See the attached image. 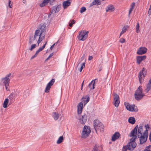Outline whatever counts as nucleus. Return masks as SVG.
Instances as JSON below:
<instances>
[{
  "label": "nucleus",
  "mask_w": 151,
  "mask_h": 151,
  "mask_svg": "<svg viewBox=\"0 0 151 151\" xmlns=\"http://www.w3.org/2000/svg\"><path fill=\"white\" fill-rule=\"evenodd\" d=\"M137 129L138 125H137L131 131L129 135L130 137H132L130 139V142L132 143V144H131L132 145V147L133 148H135L137 145L135 141L138 137L137 135Z\"/></svg>",
  "instance_id": "nucleus-1"
},
{
  "label": "nucleus",
  "mask_w": 151,
  "mask_h": 151,
  "mask_svg": "<svg viewBox=\"0 0 151 151\" xmlns=\"http://www.w3.org/2000/svg\"><path fill=\"white\" fill-rule=\"evenodd\" d=\"M89 100L90 98L88 95L82 97L81 99L82 102L79 103L77 106V113L78 114H80L82 113L83 109V103L85 106L89 101Z\"/></svg>",
  "instance_id": "nucleus-2"
},
{
  "label": "nucleus",
  "mask_w": 151,
  "mask_h": 151,
  "mask_svg": "<svg viewBox=\"0 0 151 151\" xmlns=\"http://www.w3.org/2000/svg\"><path fill=\"white\" fill-rule=\"evenodd\" d=\"M93 125L96 132L97 130H99L101 132H103L104 131L103 125L98 119H96L94 120Z\"/></svg>",
  "instance_id": "nucleus-3"
},
{
  "label": "nucleus",
  "mask_w": 151,
  "mask_h": 151,
  "mask_svg": "<svg viewBox=\"0 0 151 151\" xmlns=\"http://www.w3.org/2000/svg\"><path fill=\"white\" fill-rule=\"evenodd\" d=\"M142 87L140 86L136 91L134 93V96L135 99L139 101L142 99L145 95L142 93Z\"/></svg>",
  "instance_id": "nucleus-4"
},
{
  "label": "nucleus",
  "mask_w": 151,
  "mask_h": 151,
  "mask_svg": "<svg viewBox=\"0 0 151 151\" xmlns=\"http://www.w3.org/2000/svg\"><path fill=\"white\" fill-rule=\"evenodd\" d=\"M11 76V73H9L6 75L4 77L1 78V81L5 87L7 91H9V83L10 82V79L9 78Z\"/></svg>",
  "instance_id": "nucleus-5"
},
{
  "label": "nucleus",
  "mask_w": 151,
  "mask_h": 151,
  "mask_svg": "<svg viewBox=\"0 0 151 151\" xmlns=\"http://www.w3.org/2000/svg\"><path fill=\"white\" fill-rule=\"evenodd\" d=\"M91 130L90 127L88 126L85 125L83 129L82 132V137L86 138L91 133Z\"/></svg>",
  "instance_id": "nucleus-6"
},
{
  "label": "nucleus",
  "mask_w": 151,
  "mask_h": 151,
  "mask_svg": "<svg viewBox=\"0 0 151 151\" xmlns=\"http://www.w3.org/2000/svg\"><path fill=\"white\" fill-rule=\"evenodd\" d=\"M88 31H83V32H81L78 36V39L79 40L84 41L88 37Z\"/></svg>",
  "instance_id": "nucleus-7"
},
{
  "label": "nucleus",
  "mask_w": 151,
  "mask_h": 151,
  "mask_svg": "<svg viewBox=\"0 0 151 151\" xmlns=\"http://www.w3.org/2000/svg\"><path fill=\"white\" fill-rule=\"evenodd\" d=\"M60 8L61 5H60L53 6L49 14V15L50 16L52 14H55L58 12L60 10Z\"/></svg>",
  "instance_id": "nucleus-8"
},
{
  "label": "nucleus",
  "mask_w": 151,
  "mask_h": 151,
  "mask_svg": "<svg viewBox=\"0 0 151 151\" xmlns=\"http://www.w3.org/2000/svg\"><path fill=\"white\" fill-rule=\"evenodd\" d=\"M46 25L44 24H41L39 26L37 29L36 30H38V33L40 35L43 34L42 33L45 29Z\"/></svg>",
  "instance_id": "nucleus-9"
},
{
  "label": "nucleus",
  "mask_w": 151,
  "mask_h": 151,
  "mask_svg": "<svg viewBox=\"0 0 151 151\" xmlns=\"http://www.w3.org/2000/svg\"><path fill=\"white\" fill-rule=\"evenodd\" d=\"M114 96V105L115 107H117L118 106L119 104V96L115 93H113Z\"/></svg>",
  "instance_id": "nucleus-10"
},
{
  "label": "nucleus",
  "mask_w": 151,
  "mask_h": 151,
  "mask_svg": "<svg viewBox=\"0 0 151 151\" xmlns=\"http://www.w3.org/2000/svg\"><path fill=\"white\" fill-rule=\"evenodd\" d=\"M147 73V70H146L145 68H143L142 70L140 71L138 74V78L140 83H141L142 82V76L143 77L145 76L146 75Z\"/></svg>",
  "instance_id": "nucleus-11"
},
{
  "label": "nucleus",
  "mask_w": 151,
  "mask_h": 151,
  "mask_svg": "<svg viewBox=\"0 0 151 151\" xmlns=\"http://www.w3.org/2000/svg\"><path fill=\"white\" fill-rule=\"evenodd\" d=\"M55 82V79H52L47 84L45 90V92L46 93H48L49 92L51 86Z\"/></svg>",
  "instance_id": "nucleus-12"
},
{
  "label": "nucleus",
  "mask_w": 151,
  "mask_h": 151,
  "mask_svg": "<svg viewBox=\"0 0 151 151\" xmlns=\"http://www.w3.org/2000/svg\"><path fill=\"white\" fill-rule=\"evenodd\" d=\"M132 143L129 142L127 145L123 147L122 151H126L127 149L130 150H133L134 148L132 147Z\"/></svg>",
  "instance_id": "nucleus-13"
},
{
  "label": "nucleus",
  "mask_w": 151,
  "mask_h": 151,
  "mask_svg": "<svg viewBox=\"0 0 151 151\" xmlns=\"http://www.w3.org/2000/svg\"><path fill=\"white\" fill-rule=\"evenodd\" d=\"M147 49L145 47H141L139 48L137 52V54L139 55H142L145 53L147 51Z\"/></svg>",
  "instance_id": "nucleus-14"
},
{
  "label": "nucleus",
  "mask_w": 151,
  "mask_h": 151,
  "mask_svg": "<svg viewBox=\"0 0 151 151\" xmlns=\"http://www.w3.org/2000/svg\"><path fill=\"white\" fill-rule=\"evenodd\" d=\"M87 117L86 114H84L79 119V121L81 124H84L86 122Z\"/></svg>",
  "instance_id": "nucleus-15"
},
{
  "label": "nucleus",
  "mask_w": 151,
  "mask_h": 151,
  "mask_svg": "<svg viewBox=\"0 0 151 151\" xmlns=\"http://www.w3.org/2000/svg\"><path fill=\"white\" fill-rule=\"evenodd\" d=\"M147 58L146 55H143L142 56H138L136 57V62L139 65V64L141 62L145 60Z\"/></svg>",
  "instance_id": "nucleus-16"
},
{
  "label": "nucleus",
  "mask_w": 151,
  "mask_h": 151,
  "mask_svg": "<svg viewBox=\"0 0 151 151\" xmlns=\"http://www.w3.org/2000/svg\"><path fill=\"white\" fill-rule=\"evenodd\" d=\"M139 138L140 143L141 144H143L146 141L147 137H146L144 135L141 134L139 136L137 137Z\"/></svg>",
  "instance_id": "nucleus-17"
},
{
  "label": "nucleus",
  "mask_w": 151,
  "mask_h": 151,
  "mask_svg": "<svg viewBox=\"0 0 151 151\" xmlns=\"http://www.w3.org/2000/svg\"><path fill=\"white\" fill-rule=\"evenodd\" d=\"M120 135V134L118 132H116L112 136L111 141H115L116 140L119 138Z\"/></svg>",
  "instance_id": "nucleus-18"
},
{
  "label": "nucleus",
  "mask_w": 151,
  "mask_h": 151,
  "mask_svg": "<svg viewBox=\"0 0 151 151\" xmlns=\"http://www.w3.org/2000/svg\"><path fill=\"white\" fill-rule=\"evenodd\" d=\"M71 4V2L70 0H67L64 1L63 3V6L64 9H66L67 7L69 6Z\"/></svg>",
  "instance_id": "nucleus-19"
},
{
  "label": "nucleus",
  "mask_w": 151,
  "mask_h": 151,
  "mask_svg": "<svg viewBox=\"0 0 151 151\" xmlns=\"http://www.w3.org/2000/svg\"><path fill=\"white\" fill-rule=\"evenodd\" d=\"M115 9V8L113 5L110 4L106 8V12H111L114 11Z\"/></svg>",
  "instance_id": "nucleus-20"
},
{
  "label": "nucleus",
  "mask_w": 151,
  "mask_h": 151,
  "mask_svg": "<svg viewBox=\"0 0 151 151\" xmlns=\"http://www.w3.org/2000/svg\"><path fill=\"white\" fill-rule=\"evenodd\" d=\"M129 111H131L137 112L138 111V109L136 106L134 105H133L129 107Z\"/></svg>",
  "instance_id": "nucleus-21"
},
{
  "label": "nucleus",
  "mask_w": 151,
  "mask_h": 151,
  "mask_svg": "<svg viewBox=\"0 0 151 151\" xmlns=\"http://www.w3.org/2000/svg\"><path fill=\"white\" fill-rule=\"evenodd\" d=\"M52 116L54 119L56 121L59 118L60 116V114L57 112H53L52 114Z\"/></svg>",
  "instance_id": "nucleus-22"
},
{
  "label": "nucleus",
  "mask_w": 151,
  "mask_h": 151,
  "mask_svg": "<svg viewBox=\"0 0 151 151\" xmlns=\"http://www.w3.org/2000/svg\"><path fill=\"white\" fill-rule=\"evenodd\" d=\"M95 80L92 81L88 84V87L90 89H93L94 88V84L95 83Z\"/></svg>",
  "instance_id": "nucleus-23"
},
{
  "label": "nucleus",
  "mask_w": 151,
  "mask_h": 151,
  "mask_svg": "<svg viewBox=\"0 0 151 151\" xmlns=\"http://www.w3.org/2000/svg\"><path fill=\"white\" fill-rule=\"evenodd\" d=\"M128 121L130 123L134 124L135 123L136 120L134 117H130L129 118Z\"/></svg>",
  "instance_id": "nucleus-24"
},
{
  "label": "nucleus",
  "mask_w": 151,
  "mask_h": 151,
  "mask_svg": "<svg viewBox=\"0 0 151 151\" xmlns=\"http://www.w3.org/2000/svg\"><path fill=\"white\" fill-rule=\"evenodd\" d=\"M137 136H139V135L142 134V132L143 131L142 126H139L137 129Z\"/></svg>",
  "instance_id": "nucleus-25"
},
{
  "label": "nucleus",
  "mask_w": 151,
  "mask_h": 151,
  "mask_svg": "<svg viewBox=\"0 0 151 151\" xmlns=\"http://www.w3.org/2000/svg\"><path fill=\"white\" fill-rule=\"evenodd\" d=\"M44 37L45 35L43 34H42L41 35L39 36L38 40L37 41L38 46L39 45V44L42 42V40L44 38Z\"/></svg>",
  "instance_id": "nucleus-26"
},
{
  "label": "nucleus",
  "mask_w": 151,
  "mask_h": 151,
  "mask_svg": "<svg viewBox=\"0 0 151 151\" xmlns=\"http://www.w3.org/2000/svg\"><path fill=\"white\" fill-rule=\"evenodd\" d=\"M37 31L38 30H36L35 31L33 38L34 41L36 40V41H37V40L39 38V36L40 35L38 33Z\"/></svg>",
  "instance_id": "nucleus-27"
},
{
  "label": "nucleus",
  "mask_w": 151,
  "mask_h": 151,
  "mask_svg": "<svg viewBox=\"0 0 151 151\" xmlns=\"http://www.w3.org/2000/svg\"><path fill=\"white\" fill-rule=\"evenodd\" d=\"M151 89V84H150L149 83H148V84L147 85L146 88L145 89V91L146 93H148V92Z\"/></svg>",
  "instance_id": "nucleus-28"
},
{
  "label": "nucleus",
  "mask_w": 151,
  "mask_h": 151,
  "mask_svg": "<svg viewBox=\"0 0 151 151\" xmlns=\"http://www.w3.org/2000/svg\"><path fill=\"white\" fill-rule=\"evenodd\" d=\"M49 1L50 0H44L43 2L40 4V6L41 7H42L46 5L47 4Z\"/></svg>",
  "instance_id": "nucleus-29"
},
{
  "label": "nucleus",
  "mask_w": 151,
  "mask_h": 151,
  "mask_svg": "<svg viewBox=\"0 0 151 151\" xmlns=\"http://www.w3.org/2000/svg\"><path fill=\"white\" fill-rule=\"evenodd\" d=\"M9 103V99H5L3 104V107L4 108H6Z\"/></svg>",
  "instance_id": "nucleus-30"
},
{
  "label": "nucleus",
  "mask_w": 151,
  "mask_h": 151,
  "mask_svg": "<svg viewBox=\"0 0 151 151\" xmlns=\"http://www.w3.org/2000/svg\"><path fill=\"white\" fill-rule=\"evenodd\" d=\"M63 136H60L58 140L57 143L58 144H60L63 141Z\"/></svg>",
  "instance_id": "nucleus-31"
},
{
  "label": "nucleus",
  "mask_w": 151,
  "mask_h": 151,
  "mask_svg": "<svg viewBox=\"0 0 151 151\" xmlns=\"http://www.w3.org/2000/svg\"><path fill=\"white\" fill-rule=\"evenodd\" d=\"M126 26H124L123 27L122 29V31L120 34L119 37L121 36V35L122 34H124L125 32H126Z\"/></svg>",
  "instance_id": "nucleus-32"
},
{
  "label": "nucleus",
  "mask_w": 151,
  "mask_h": 151,
  "mask_svg": "<svg viewBox=\"0 0 151 151\" xmlns=\"http://www.w3.org/2000/svg\"><path fill=\"white\" fill-rule=\"evenodd\" d=\"M136 32L137 33H139L140 32L139 30V23H137L136 25Z\"/></svg>",
  "instance_id": "nucleus-33"
},
{
  "label": "nucleus",
  "mask_w": 151,
  "mask_h": 151,
  "mask_svg": "<svg viewBox=\"0 0 151 151\" xmlns=\"http://www.w3.org/2000/svg\"><path fill=\"white\" fill-rule=\"evenodd\" d=\"M124 105L125 106L127 109L129 110V107H130L131 106L130 105V104L128 102H124Z\"/></svg>",
  "instance_id": "nucleus-34"
},
{
  "label": "nucleus",
  "mask_w": 151,
  "mask_h": 151,
  "mask_svg": "<svg viewBox=\"0 0 151 151\" xmlns=\"http://www.w3.org/2000/svg\"><path fill=\"white\" fill-rule=\"evenodd\" d=\"M29 91L27 90L26 91H25L24 93V95H23L24 97H27L29 96Z\"/></svg>",
  "instance_id": "nucleus-35"
},
{
  "label": "nucleus",
  "mask_w": 151,
  "mask_h": 151,
  "mask_svg": "<svg viewBox=\"0 0 151 151\" xmlns=\"http://www.w3.org/2000/svg\"><path fill=\"white\" fill-rule=\"evenodd\" d=\"M75 23V21L74 19L72 20H70L69 22V26L70 27L72 26L73 24H74Z\"/></svg>",
  "instance_id": "nucleus-36"
},
{
  "label": "nucleus",
  "mask_w": 151,
  "mask_h": 151,
  "mask_svg": "<svg viewBox=\"0 0 151 151\" xmlns=\"http://www.w3.org/2000/svg\"><path fill=\"white\" fill-rule=\"evenodd\" d=\"M85 63L84 62L82 63L81 68L79 69V70L80 72H81L82 69L85 67Z\"/></svg>",
  "instance_id": "nucleus-37"
},
{
  "label": "nucleus",
  "mask_w": 151,
  "mask_h": 151,
  "mask_svg": "<svg viewBox=\"0 0 151 151\" xmlns=\"http://www.w3.org/2000/svg\"><path fill=\"white\" fill-rule=\"evenodd\" d=\"M86 10V9L85 7L83 6L82 7L80 10V12L81 13H82L85 12Z\"/></svg>",
  "instance_id": "nucleus-38"
},
{
  "label": "nucleus",
  "mask_w": 151,
  "mask_h": 151,
  "mask_svg": "<svg viewBox=\"0 0 151 151\" xmlns=\"http://www.w3.org/2000/svg\"><path fill=\"white\" fill-rule=\"evenodd\" d=\"M143 134L145 135V137H148V131L147 129H146L143 133Z\"/></svg>",
  "instance_id": "nucleus-39"
},
{
  "label": "nucleus",
  "mask_w": 151,
  "mask_h": 151,
  "mask_svg": "<svg viewBox=\"0 0 151 151\" xmlns=\"http://www.w3.org/2000/svg\"><path fill=\"white\" fill-rule=\"evenodd\" d=\"M47 43V42H46L45 44L41 47H40L39 49H38V50L40 51H42L43 49H44V48H45V45H46V44Z\"/></svg>",
  "instance_id": "nucleus-40"
},
{
  "label": "nucleus",
  "mask_w": 151,
  "mask_h": 151,
  "mask_svg": "<svg viewBox=\"0 0 151 151\" xmlns=\"http://www.w3.org/2000/svg\"><path fill=\"white\" fill-rule=\"evenodd\" d=\"M98 147L99 146L96 145L94 147L93 150V151H98Z\"/></svg>",
  "instance_id": "nucleus-41"
},
{
  "label": "nucleus",
  "mask_w": 151,
  "mask_h": 151,
  "mask_svg": "<svg viewBox=\"0 0 151 151\" xmlns=\"http://www.w3.org/2000/svg\"><path fill=\"white\" fill-rule=\"evenodd\" d=\"M36 46V44H32L30 48L29 49V50H32Z\"/></svg>",
  "instance_id": "nucleus-42"
},
{
  "label": "nucleus",
  "mask_w": 151,
  "mask_h": 151,
  "mask_svg": "<svg viewBox=\"0 0 151 151\" xmlns=\"http://www.w3.org/2000/svg\"><path fill=\"white\" fill-rule=\"evenodd\" d=\"M125 40L123 38H121L120 39L119 42L122 43H124L125 42Z\"/></svg>",
  "instance_id": "nucleus-43"
},
{
  "label": "nucleus",
  "mask_w": 151,
  "mask_h": 151,
  "mask_svg": "<svg viewBox=\"0 0 151 151\" xmlns=\"http://www.w3.org/2000/svg\"><path fill=\"white\" fill-rule=\"evenodd\" d=\"M9 6L10 8L12 7V5L11 4V0H9Z\"/></svg>",
  "instance_id": "nucleus-44"
},
{
  "label": "nucleus",
  "mask_w": 151,
  "mask_h": 151,
  "mask_svg": "<svg viewBox=\"0 0 151 151\" xmlns=\"http://www.w3.org/2000/svg\"><path fill=\"white\" fill-rule=\"evenodd\" d=\"M53 53H52L50 54L49 55V56H48V58L46 59V61H47V60H49L51 57H52L53 56Z\"/></svg>",
  "instance_id": "nucleus-45"
},
{
  "label": "nucleus",
  "mask_w": 151,
  "mask_h": 151,
  "mask_svg": "<svg viewBox=\"0 0 151 151\" xmlns=\"http://www.w3.org/2000/svg\"><path fill=\"white\" fill-rule=\"evenodd\" d=\"M32 44V42L31 38V37H30V38H29V45H31Z\"/></svg>",
  "instance_id": "nucleus-46"
},
{
  "label": "nucleus",
  "mask_w": 151,
  "mask_h": 151,
  "mask_svg": "<svg viewBox=\"0 0 151 151\" xmlns=\"http://www.w3.org/2000/svg\"><path fill=\"white\" fill-rule=\"evenodd\" d=\"M145 127L146 128V129H148L149 130L151 129L149 127V125L148 124L146 125Z\"/></svg>",
  "instance_id": "nucleus-47"
},
{
  "label": "nucleus",
  "mask_w": 151,
  "mask_h": 151,
  "mask_svg": "<svg viewBox=\"0 0 151 151\" xmlns=\"http://www.w3.org/2000/svg\"><path fill=\"white\" fill-rule=\"evenodd\" d=\"M135 5V3L134 2H133L131 5V8L133 9L134 8Z\"/></svg>",
  "instance_id": "nucleus-48"
},
{
  "label": "nucleus",
  "mask_w": 151,
  "mask_h": 151,
  "mask_svg": "<svg viewBox=\"0 0 151 151\" xmlns=\"http://www.w3.org/2000/svg\"><path fill=\"white\" fill-rule=\"evenodd\" d=\"M133 9L132 8H131L129 11V15L132 12V10Z\"/></svg>",
  "instance_id": "nucleus-49"
},
{
  "label": "nucleus",
  "mask_w": 151,
  "mask_h": 151,
  "mask_svg": "<svg viewBox=\"0 0 151 151\" xmlns=\"http://www.w3.org/2000/svg\"><path fill=\"white\" fill-rule=\"evenodd\" d=\"M93 57L92 56H89L88 57V60H91L93 59Z\"/></svg>",
  "instance_id": "nucleus-50"
},
{
  "label": "nucleus",
  "mask_w": 151,
  "mask_h": 151,
  "mask_svg": "<svg viewBox=\"0 0 151 151\" xmlns=\"http://www.w3.org/2000/svg\"><path fill=\"white\" fill-rule=\"evenodd\" d=\"M149 139H150V140L151 142V130L150 132V134L149 136Z\"/></svg>",
  "instance_id": "nucleus-51"
},
{
  "label": "nucleus",
  "mask_w": 151,
  "mask_h": 151,
  "mask_svg": "<svg viewBox=\"0 0 151 151\" xmlns=\"http://www.w3.org/2000/svg\"><path fill=\"white\" fill-rule=\"evenodd\" d=\"M55 43H54V44H53L52 45H51L50 47V50H52L53 47H54V46H55Z\"/></svg>",
  "instance_id": "nucleus-52"
},
{
  "label": "nucleus",
  "mask_w": 151,
  "mask_h": 151,
  "mask_svg": "<svg viewBox=\"0 0 151 151\" xmlns=\"http://www.w3.org/2000/svg\"><path fill=\"white\" fill-rule=\"evenodd\" d=\"M148 13L149 15H150L151 14V9H149L148 11Z\"/></svg>",
  "instance_id": "nucleus-53"
},
{
  "label": "nucleus",
  "mask_w": 151,
  "mask_h": 151,
  "mask_svg": "<svg viewBox=\"0 0 151 151\" xmlns=\"http://www.w3.org/2000/svg\"><path fill=\"white\" fill-rule=\"evenodd\" d=\"M37 56L35 55V54L31 58V59H33L34 58H35V57H36Z\"/></svg>",
  "instance_id": "nucleus-54"
},
{
  "label": "nucleus",
  "mask_w": 151,
  "mask_h": 151,
  "mask_svg": "<svg viewBox=\"0 0 151 151\" xmlns=\"http://www.w3.org/2000/svg\"><path fill=\"white\" fill-rule=\"evenodd\" d=\"M40 52V51L38 50L35 53V55L37 56V54Z\"/></svg>",
  "instance_id": "nucleus-55"
},
{
  "label": "nucleus",
  "mask_w": 151,
  "mask_h": 151,
  "mask_svg": "<svg viewBox=\"0 0 151 151\" xmlns=\"http://www.w3.org/2000/svg\"><path fill=\"white\" fill-rule=\"evenodd\" d=\"M40 52V51L38 50L35 53V55L37 56V54Z\"/></svg>",
  "instance_id": "nucleus-56"
},
{
  "label": "nucleus",
  "mask_w": 151,
  "mask_h": 151,
  "mask_svg": "<svg viewBox=\"0 0 151 151\" xmlns=\"http://www.w3.org/2000/svg\"><path fill=\"white\" fill-rule=\"evenodd\" d=\"M84 81H83V82L82 83V84H81V89L82 90L83 86V85Z\"/></svg>",
  "instance_id": "nucleus-57"
},
{
  "label": "nucleus",
  "mask_w": 151,
  "mask_h": 151,
  "mask_svg": "<svg viewBox=\"0 0 151 151\" xmlns=\"http://www.w3.org/2000/svg\"><path fill=\"white\" fill-rule=\"evenodd\" d=\"M23 3H25L26 2V0H23Z\"/></svg>",
  "instance_id": "nucleus-58"
},
{
  "label": "nucleus",
  "mask_w": 151,
  "mask_h": 151,
  "mask_svg": "<svg viewBox=\"0 0 151 151\" xmlns=\"http://www.w3.org/2000/svg\"><path fill=\"white\" fill-rule=\"evenodd\" d=\"M101 69H102V68H101V67H100V69H99V71H100L101 70Z\"/></svg>",
  "instance_id": "nucleus-59"
},
{
  "label": "nucleus",
  "mask_w": 151,
  "mask_h": 151,
  "mask_svg": "<svg viewBox=\"0 0 151 151\" xmlns=\"http://www.w3.org/2000/svg\"><path fill=\"white\" fill-rule=\"evenodd\" d=\"M150 9H151V4L150 5Z\"/></svg>",
  "instance_id": "nucleus-60"
}]
</instances>
